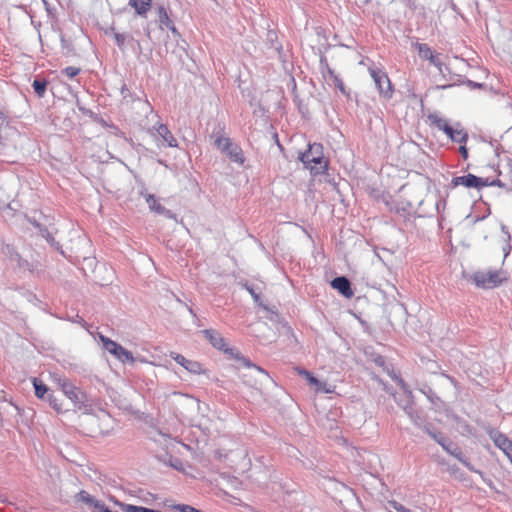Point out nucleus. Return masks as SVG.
<instances>
[{
	"label": "nucleus",
	"instance_id": "f257e3e1",
	"mask_svg": "<svg viewBox=\"0 0 512 512\" xmlns=\"http://www.w3.org/2000/svg\"><path fill=\"white\" fill-rule=\"evenodd\" d=\"M202 333L214 348L221 350L224 353L233 355L237 360H239L242 363V365H244L247 368L254 369L258 374L268 376L267 372L264 369L253 364L248 358L240 356L238 352L234 354V349L229 348L227 346L225 339L218 331L214 329H205L202 331Z\"/></svg>",
	"mask_w": 512,
	"mask_h": 512
},
{
	"label": "nucleus",
	"instance_id": "f03ea898",
	"mask_svg": "<svg viewBox=\"0 0 512 512\" xmlns=\"http://www.w3.org/2000/svg\"><path fill=\"white\" fill-rule=\"evenodd\" d=\"M428 119L431 125L443 131L451 141L466 144L468 140V133L461 127L459 122L455 123L454 126H451L446 119L438 116L437 114H430Z\"/></svg>",
	"mask_w": 512,
	"mask_h": 512
},
{
	"label": "nucleus",
	"instance_id": "7ed1b4c3",
	"mask_svg": "<svg viewBox=\"0 0 512 512\" xmlns=\"http://www.w3.org/2000/svg\"><path fill=\"white\" fill-rule=\"evenodd\" d=\"M423 430L436 441L448 454L452 455L463 463L467 468L471 469L470 462L463 456L461 449L447 439L440 431L433 428L431 424H424Z\"/></svg>",
	"mask_w": 512,
	"mask_h": 512
},
{
	"label": "nucleus",
	"instance_id": "20e7f679",
	"mask_svg": "<svg viewBox=\"0 0 512 512\" xmlns=\"http://www.w3.org/2000/svg\"><path fill=\"white\" fill-rule=\"evenodd\" d=\"M59 385L63 394L71 400L75 409L88 411L91 408L87 394L79 387L75 386L68 379H59Z\"/></svg>",
	"mask_w": 512,
	"mask_h": 512
},
{
	"label": "nucleus",
	"instance_id": "39448f33",
	"mask_svg": "<svg viewBox=\"0 0 512 512\" xmlns=\"http://www.w3.org/2000/svg\"><path fill=\"white\" fill-rule=\"evenodd\" d=\"M105 34L113 36L115 44L122 53H125L126 50L130 49L138 56L142 54L143 49L141 42L135 39L134 34L129 32H119L113 26L106 30Z\"/></svg>",
	"mask_w": 512,
	"mask_h": 512
},
{
	"label": "nucleus",
	"instance_id": "423d86ee",
	"mask_svg": "<svg viewBox=\"0 0 512 512\" xmlns=\"http://www.w3.org/2000/svg\"><path fill=\"white\" fill-rule=\"evenodd\" d=\"M508 280L507 272L500 270H489L487 272L478 271L473 274L475 285L483 289H493L499 287Z\"/></svg>",
	"mask_w": 512,
	"mask_h": 512
},
{
	"label": "nucleus",
	"instance_id": "0eeeda50",
	"mask_svg": "<svg viewBox=\"0 0 512 512\" xmlns=\"http://www.w3.org/2000/svg\"><path fill=\"white\" fill-rule=\"evenodd\" d=\"M214 146L225 154L230 161L243 165L245 162V156L241 147L233 143L230 138L217 136L214 140Z\"/></svg>",
	"mask_w": 512,
	"mask_h": 512
},
{
	"label": "nucleus",
	"instance_id": "6e6552de",
	"mask_svg": "<svg viewBox=\"0 0 512 512\" xmlns=\"http://www.w3.org/2000/svg\"><path fill=\"white\" fill-rule=\"evenodd\" d=\"M369 73L374 80L375 86L380 96L385 99L392 98L393 88L387 73L377 67H370Z\"/></svg>",
	"mask_w": 512,
	"mask_h": 512
},
{
	"label": "nucleus",
	"instance_id": "1a4fd4ad",
	"mask_svg": "<svg viewBox=\"0 0 512 512\" xmlns=\"http://www.w3.org/2000/svg\"><path fill=\"white\" fill-rule=\"evenodd\" d=\"M100 340L103 344V347L106 351H108L110 354L115 356L119 361L126 363H133L134 357L132 353L128 350H126L123 346L118 344L117 342L109 339L108 337H105L103 335H100Z\"/></svg>",
	"mask_w": 512,
	"mask_h": 512
},
{
	"label": "nucleus",
	"instance_id": "9d476101",
	"mask_svg": "<svg viewBox=\"0 0 512 512\" xmlns=\"http://www.w3.org/2000/svg\"><path fill=\"white\" fill-rule=\"evenodd\" d=\"M485 431L494 445L500 449L508 459L512 458V441L496 428L488 426L485 428Z\"/></svg>",
	"mask_w": 512,
	"mask_h": 512
},
{
	"label": "nucleus",
	"instance_id": "9b49d317",
	"mask_svg": "<svg viewBox=\"0 0 512 512\" xmlns=\"http://www.w3.org/2000/svg\"><path fill=\"white\" fill-rule=\"evenodd\" d=\"M15 137H20L16 128L10 126L6 115L0 111V148L6 146H16Z\"/></svg>",
	"mask_w": 512,
	"mask_h": 512
},
{
	"label": "nucleus",
	"instance_id": "f8f14e48",
	"mask_svg": "<svg viewBox=\"0 0 512 512\" xmlns=\"http://www.w3.org/2000/svg\"><path fill=\"white\" fill-rule=\"evenodd\" d=\"M450 185L452 188L464 186L466 188L481 190L482 188L487 187V179L469 173L463 176L453 177Z\"/></svg>",
	"mask_w": 512,
	"mask_h": 512
},
{
	"label": "nucleus",
	"instance_id": "ddd939ff",
	"mask_svg": "<svg viewBox=\"0 0 512 512\" xmlns=\"http://www.w3.org/2000/svg\"><path fill=\"white\" fill-rule=\"evenodd\" d=\"M170 357L179 365L184 367L188 372L192 374H202L205 373V370L203 369L201 363L186 359L183 355L177 353V352H171Z\"/></svg>",
	"mask_w": 512,
	"mask_h": 512
},
{
	"label": "nucleus",
	"instance_id": "4468645a",
	"mask_svg": "<svg viewBox=\"0 0 512 512\" xmlns=\"http://www.w3.org/2000/svg\"><path fill=\"white\" fill-rule=\"evenodd\" d=\"M416 48L418 51L419 56L424 59L428 60L431 65L438 68L439 72L442 71V62L439 59L438 54H435L432 49L429 47L426 43H417Z\"/></svg>",
	"mask_w": 512,
	"mask_h": 512
},
{
	"label": "nucleus",
	"instance_id": "2eb2a0df",
	"mask_svg": "<svg viewBox=\"0 0 512 512\" xmlns=\"http://www.w3.org/2000/svg\"><path fill=\"white\" fill-rule=\"evenodd\" d=\"M157 12H158V21H159V28L160 29H164V28H167L171 31V33L173 34V36L175 38H178L180 37V33L178 31V29L175 27L173 21L170 19L168 13H167V10L165 9L164 6H159L158 9H157Z\"/></svg>",
	"mask_w": 512,
	"mask_h": 512
},
{
	"label": "nucleus",
	"instance_id": "dca6fc26",
	"mask_svg": "<svg viewBox=\"0 0 512 512\" xmlns=\"http://www.w3.org/2000/svg\"><path fill=\"white\" fill-rule=\"evenodd\" d=\"M331 286L346 298H351L354 295V292L351 288V282L345 276L334 278L331 281Z\"/></svg>",
	"mask_w": 512,
	"mask_h": 512
},
{
	"label": "nucleus",
	"instance_id": "f3484780",
	"mask_svg": "<svg viewBox=\"0 0 512 512\" xmlns=\"http://www.w3.org/2000/svg\"><path fill=\"white\" fill-rule=\"evenodd\" d=\"M145 200L149 206V209L151 211H154L155 213L159 214V215H163L165 216L166 218H173L174 217V214L171 210H168L166 209L164 206H162L158 200L156 199V197L152 194H146L145 195Z\"/></svg>",
	"mask_w": 512,
	"mask_h": 512
},
{
	"label": "nucleus",
	"instance_id": "a211bd4d",
	"mask_svg": "<svg viewBox=\"0 0 512 512\" xmlns=\"http://www.w3.org/2000/svg\"><path fill=\"white\" fill-rule=\"evenodd\" d=\"M128 5L135 10L137 15L146 18L152 7V0H129Z\"/></svg>",
	"mask_w": 512,
	"mask_h": 512
},
{
	"label": "nucleus",
	"instance_id": "6ab92c4d",
	"mask_svg": "<svg viewBox=\"0 0 512 512\" xmlns=\"http://www.w3.org/2000/svg\"><path fill=\"white\" fill-rule=\"evenodd\" d=\"M156 131L157 134L162 138L163 142H165L169 147L178 146L177 140L165 124H159Z\"/></svg>",
	"mask_w": 512,
	"mask_h": 512
},
{
	"label": "nucleus",
	"instance_id": "aec40b11",
	"mask_svg": "<svg viewBox=\"0 0 512 512\" xmlns=\"http://www.w3.org/2000/svg\"><path fill=\"white\" fill-rule=\"evenodd\" d=\"M396 403L404 410L408 417H412L414 409L413 395H404L403 397L397 398L395 394H392Z\"/></svg>",
	"mask_w": 512,
	"mask_h": 512
},
{
	"label": "nucleus",
	"instance_id": "412c9836",
	"mask_svg": "<svg viewBox=\"0 0 512 512\" xmlns=\"http://www.w3.org/2000/svg\"><path fill=\"white\" fill-rule=\"evenodd\" d=\"M317 150H322V145L315 143L313 145H309L308 150L300 154L299 159L305 167H308V165L311 164V158L315 155Z\"/></svg>",
	"mask_w": 512,
	"mask_h": 512
},
{
	"label": "nucleus",
	"instance_id": "4be33fe9",
	"mask_svg": "<svg viewBox=\"0 0 512 512\" xmlns=\"http://www.w3.org/2000/svg\"><path fill=\"white\" fill-rule=\"evenodd\" d=\"M33 386L35 389V395L38 398L45 400L50 393L47 385H45L41 380L33 378Z\"/></svg>",
	"mask_w": 512,
	"mask_h": 512
},
{
	"label": "nucleus",
	"instance_id": "5701e85b",
	"mask_svg": "<svg viewBox=\"0 0 512 512\" xmlns=\"http://www.w3.org/2000/svg\"><path fill=\"white\" fill-rule=\"evenodd\" d=\"M48 86V81L45 79H34L32 83V87L34 89V92L38 97H44L46 93V89Z\"/></svg>",
	"mask_w": 512,
	"mask_h": 512
},
{
	"label": "nucleus",
	"instance_id": "b1692460",
	"mask_svg": "<svg viewBox=\"0 0 512 512\" xmlns=\"http://www.w3.org/2000/svg\"><path fill=\"white\" fill-rule=\"evenodd\" d=\"M120 506L124 512H154L155 511L154 509H150V508L143 507V506H135V505H131V504L122 503Z\"/></svg>",
	"mask_w": 512,
	"mask_h": 512
},
{
	"label": "nucleus",
	"instance_id": "393cba45",
	"mask_svg": "<svg viewBox=\"0 0 512 512\" xmlns=\"http://www.w3.org/2000/svg\"><path fill=\"white\" fill-rule=\"evenodd\" d=\"M298 373L306 378L309 384L313 386L324 385V382L318 380L312 373L305 369H299Z\"/></svg>",
	"mask_w": 512,
	"mask_h": 512
},
{
	"label": "nucleus",
	"instance_id": "a878e982",
	"mask_svg": "<svg viewBox=\"0 0 512 512\" xmlns=\"http://www.w3.org/2000/svg\"><path fill=\"white\" fill-rule=\"evenodd\" d=\"M420 391L428 398V400L432 404H437L440 401V398L437 396V394L432 390L431 387L425 385L423 388L420 389Z\"/></svg>",
	"mask_w": 512,
	"mask_h": 512
},
{
	"label": "nucleus",
	"instance_id": "bb28decb",
	"mask_svg": "<svg viewBox=\"0 0 512 512\" xmlns=\"http://www.w3.org/2000/svg\"><path fill=\"white\" fill-rule=\"evenodd\" d=\"M41 236L47 240V242L57 250H60L61 245L55 240L51 233L46 229H40Z\"/></svg>",
	"mask_w": 512,
	"mask_h": 512
},
{
	"label": "nucleus",
	"instance_id": "cd10ccee",
	"mask_svg": "<svg viewBox=\"0 0 512 512\" xmlns=\"http://www.w3.org/2000/svg\"><path fill=\"white\" fill-rule=\"evenodd\" d=\"M45 400L48 401L49 405L58 413L63 411L58 398L52 392L48 394Z\"/></svg>",
	"mask_w": 512,
	"mask_h": 512
},
{
	"label": "nucleus",
	"instance_id": "c85d7f7f",
	"mask_svg": "<svg viewBox=\"0 0 512 512\" xmlns=\"http://www.w3.org/2000/svg\"><path fill=\"white\" fill-rule=\"evenodd\" d=\"M390 376L403 389L405 395H413L412 391L409 389V386L400 376L396 375L395 373L390 374Z\"/></svg>",
	"mask_w": 512,
	"mask_h": 512
},
{
	"label": "nucleus",
	"instance_id": "c756f323",
	"mask_svg": "<svg viewBox=\"0 0 512 512\" xmlns=\"http://www.w3.org/2000/svg\"><path fill=\"white\" fill-rule=\"evenodd\" d=\"M311 174H313L314 176L316 175H320V174H323L326 172L327 168H328V164H323V165H316V164H310L308 165L307 167Z\"/></svg>",
	"mask_w": 512,
	"mask_h": 512
},
{
	"label": "nucleus",
	"instance_id": "7c9ffc66",
	"mask_svg": "<svg viewBox=\"0 0 512 512\" xmlns=\"http://www.w3.org/2000/svg\"><path fill=\"white\" fill-rule=\"evenodd\" d=\"M77 498L79 501H82L88 505L91 506V504L94 502L95 498H93L88 492H86L85 490H81L78 494H77Z\"/></svg>",
	"mask_w": 512,
	"mask_h": 512
},
{
	"label": "nucleus",
	"instance_id": "2f4dec72",
	"mask_svg": "<svg viewBox=\"0 0 512 512\" xmlns=\"http://www.w3.org/2000/svg\"><path fill=\"white\" fill-rule=\"evenodd\" d=\"M81 69L75 66H68L63 69L62 73L69 78H74L80 73Z\"/></svg>",
	"mask_w": 512,
	"mask_h": 512
},
{
	"label": "nucleus",
	"instance_id": "473e14b6",
	"mask_svg": "<svg viewBox=\"0 0 512 512\" xmlns=\"http://www.w3.org/2000/svg\"><path fill=\"white\" fill-rule=\"evenodd\" d=\"M311 164H316V165H323V164H328L327 161L324 160L323 156H322V150H320V153H319V150H317L315 152V155L311 158Z\"/></svg>",
	"mask_w": 512,
	"mask_h": 512
},
{
	"label": "nucleus",
	"instance_id": "72a5a7b5",
	"mask_svg": "<svg viewBox=\"0 0 512 512\" xmlns=\"http://www.w3.org/2000/svg\"><path fill=\"white\" fill-rule=\"evenodd\" d=\"M93 508V512H104L107 511L109 508L105 505L104 502L100 500H94V502L91 504Z\"/></svg>",
	"mask_w": 512,
	"mask_h": 512
},
{
	"label": "nucleus",
	"instance_id": "f704fd0d",
	"mask_svg": "<svg viewBox=\"0 0 512 512\" xmlns=\"http://www.w3.org/2000/svg\"><path fill=\"white\" fill-rule=\"evenodd\" d=\"M174 508L180 512H202L201 510H198L187 504H178L175 505Z\"/></svg>",
	"mask_w": 512,
	"mask_h": 512
},
{
	"label": "nucleus",
	"instance_id": "c9c22d12",
	"mask_svg": "<svg viewBox=\"0 0 512 512\" xmlns=\"http://www.w3.org/2000/svg\"><path fill=\"white\" fill-rule=\"evenodd\" d=\"M411 419V421L417 425L418 427H421L423 429V420L421 418V416L419 415L418 411L414 408L413 409V415L412 417H409Z\"/></svg>",
	"mask_w": 512,
	"mask_h": 512
},
{
	"label": "nucleus",
	"instance_id": "e433bc0d",
	"mask_svg": "<svg viewBox=\"0 0 512 512\" xmlns=\"http://www.w3.org/2000/svg\"><path fill=\"white\" fill-rule=\"evenodd\" d=\"M389 504H390L391 508H393L397 512H411L410 509L404 507L402 504H400L396 501H391Z\"/></svg>",
	"mask_w": 512,
	"mask_h": 512
},
{
	"label": "nucleus",
	"instance_id": "4c0bfd02",
	"mask_svg": "<svg viewBox=\"0 0 512 512\" xmlns=\"http://www.w3.org/2000/svg\"><path fill=\"white\" fill-rule=\"evenodd\" d=\"M445 205H446L445 200L441 199L440 197H438L436 199V201H435V209L437 210L438 213H440L441 210L445 209Z\"/></svg>",
	"mask_w": 512,
	"mask_h": 512
},
{
	"label": "nucleus",
	"instance_id": "58836bf2",
	"mask_svg": "<svg viewBox=\"0 0 512 512\" xmlns=\"http://www.w3.org/2000/svg\"><path fill=\"white\" fill-rule=\"evenodd\" d=\"M461 428L463 429L464 432L472 435L473 434V427L470 426L466 421H463V422H459Z\"/></svg>",
	"mask_w": 512,
	"mask_h": 512
},
{
	"label": "nucleus",
	"instance_id": "ea45409f",
	"mask_svg": "<svg viewBox=\"0 0 512 512\" xmlns=\"http://www.w3.org/2000/svg\"><path fill=\"white\" fill-rule=\"evenodd\" d=\"M320 64H321V67H322V68H323V67H325V68L327 69V72H328V73H329L333 78H334V76H336V75H335V73H334V70H332V69L329 67V65H328V63H327V60H326L325 58H323V57L321 58V60H320Z\"/></svg>",
	"mask_w": 512,
	"mask_h": 512
},
{
	"label": "nucleus",
	"instance_id": "a19ab883",
	"mask_svg": "<svg viewBox=\"0 0 512 512\" xmlns=\"http://www.w3.org/2000/svg\"><path fill=\"white\" fill-rule=\"evenodd\" d=\"M334 81H335V85L336 87L343 93L345 94V86H344V83L343 81L338 77V76H334Z\"/></svg>",
	"mask_w": 512,
	"mask_h": 512
},
{
	"label": "nucleus",
	"instance_id": "79ce46f5",
	"mask_svg": "<svg viewBox=\"0 0 512 512\" xmlns=\"http://www.w3.org/2000/svg\"><path fill=\"white\" fill-rule=\"evenodd\" d=\"M487 179V187L488 186H498V187H505V184L499 180V179H493V180H489V178H486Z\"/></svg>",
	"mask_w": 512,
	"mask_h": 512
},
{
	"label": "nucleus",
	"instance_id": "37998d69",
	"mask_svg": "<svg viewBox=\"0 0 512 512\" xmlns=\"http://www.w3.org/2000/svg\"><path fill=\"white\" fill-rule=\"evenodd\" d=\"M143 31H144V34L146 36V38L151 41L152 40V31H151V27H150V23H147L146 26L143 28Z\"/></svg>",
	"mask_w": 512,
	"mask_h": 512
},
{
	"label": "nucleus",
	"instance_id": "c03bdc74",
	"mask_svg": "<svg viewBox=\"0 0 512 512\" xmlns=\"http://www.w3.org/2000/svg\"><path fill=\"white\" fill-rule=\"evenodd\" d=\"M465 84L471 89L481 88L483 86V84L474 82L472 80H466Z\"/></svg>",
	"mask_w": 512,
	"mask_h": 512
},
{
	"label": "nucleus",
	"instance_id": "a18cd8bd",
	"mask_svg": "<svg viewBox=\"0 0 512 512\" xmlns=\"http://www.w3.org/2000/svg\"><path fill=\"white\" fill-rule=\"evenodd\" d=\"M459 152L464 159L468 158V150H467L465 144H461V146L459 147Z\"/></svg>",
	"mask_w": 512,
	"mask_h": 512
},
{
	"label": "nucleus",
	"instance_id": "49530a36",
	"mask_svg": "<svg viewBox=\"0 0 512 512\" xmlns=\"http://www.w3.org/2000/svg\"><path fill=\"white\" fill-rule=\"evenodd\" d=\"M247 289H248L249 293L251 294V296L253 297L254 301H255V302H258V300H259V298H260V297H259V295L254 291V289H252V288H247Z\"/></svg>",
	"mask_w": 512,
	"mask_h": 512
},
{
	"label": "nucleus",
	"instance_id": "de8ad7c7",
	"mask_svg": "<svg viewBox=\"0 0 512 512\" xmlns=\"http://www.w3.org/2000/svg\"><path fill=\"white\" fill-rule=\"evenodd\" d=\"M485 218H486V215H483V216H474V217L472 218V221H471V222H472V224H473V225H475L477 222L482 221V220H484Z\"/></svg>",
	"mask_w": 512,
	"mask_h": 512
},
{
	"label": "nucleus",
	"instance_id": "09e8293b",
	"mask_svg": "<svg viewBox=\"0 0 512 512\" xmlns=\"http://www.w3.org/2000/svg\"><path fill=\"white\" fill-rule=\"evenodd\" d=\"M375 363H376L378 366H384V365H385V359H384L382 356H378V357L375 359Z\"/></svg>",
	"mask_w": 512,
	"mask_h": 512
},
{
	"label": "nucleus",
	"instance_id": "8fccbe9b",
	"mask_svg": "<svg viewBox=\"0 0 512 512\" xmlns=\"http://www.w3.org/2000/svg\"><path fill=\"white\" fill-rule=\"evenodd\" d=\"M242 377H243V382L246 383L249 386H255L258 383V381L256 379H254V380H245L244 379L245 375H243Z\"/></svg>",
	"mask_w": 512,
	"mask_h": 512
},
{
	"label": "nucleus",
	"instance_id": "3c124183",
	"mask_svg": "<svg viewBox=\"0 0 512 512\" xmlns=\"http://www.w3.org/2000/svg\"><path fill=\"white\" fill-rule=\"evenodd\" d=\"M325 386H326V383L324 382V385H318V386H315V387H316L317 391H324L326 393H329L330 390L329 389H325Z\"/></svg>",
	"mask_w": 512,
	"mask_h": 512
},
{
	"label": "nucleus",
	"instance_id": "603ef678",
	"mask_svg": "<svg viewBox=\"0 0 512 512\" xmlns=\"http://www.w3.org/2000/svg\"><path fill=\"white\" fill-rule=\"evenodd\" d=\"M510 250H511V247H510L509 245H507L506 247H504V248H503V251H504V259L509 255Z\"/></svg>",
	"mask_w": 512,
	"mask_h": 512
},
{
	"label": "nucleus",
	"instance_id": "864d4df0",
	"mask_svg": "<svg viewBox=\"0 0 512 512\" xmlns=\"http://www.w3.org/2000/svg\"><path fill=\"white\" fill-rule=\"evenodd\" d=\"M188 311H189V313H190L193 317H196V314H195V312L193 311V309H192V308L188 307Z\"/></svg>",
	"mask_w": 512,
	"mask_h": 512
},
{
	"label": "nucleus",
	"instance_id": "5fc2aeb1",
	"mask_svg": "<svg viewBox=\"0 0 512 512\" xmlns=\"http://www.w3.org/2000/svg\"><path fill=\"white\" fill-rule=\"evenodd\" d=\"M442 375L445 376L448 379H452L451 377H449V375H446L445 373H442Z\"/></svg>",
	"mask_w": 512,
	"mask_h": 512
},
{
	"label": "nucleus",
	"instance_id": "6e6d98bb",
	"mask_svg": "<svg viewBox=\"0 0 512 512\" xmlns=\"http://www.w3.org/2000/svg\"><path fill=\"white\" fill-rule=\"evenodd\" d=\"M174 468L179 469L177 464H171Z\"/></svg>",
	"mask_w": 512,
	"mask_h": 512
},
{
	"label": "nucleus",
	"instance_id": "4d7b16f0",
	"mask_svg": "<svg viewBox=\"0 0 512 512\" xmlns=\"http://www.w3.org/2000/svg\"><path fill=\"white\" fill-rule=\"evenodd\" d=\"M77 318L79 319V322L83 321V318L79 317L78 315Z\"/></svg>",
	"mask_w": 512,
	"mask_h": 512
}]
</instances>
